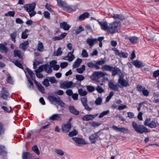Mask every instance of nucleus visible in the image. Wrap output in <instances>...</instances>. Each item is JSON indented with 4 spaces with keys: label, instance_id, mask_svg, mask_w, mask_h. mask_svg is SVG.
I'll use <instances>...</instances> for the list:
<instances>
[{
    "label": "nucleus",
    "instance_id": "nucleus-1",
    "mask_svg": "<svg viewBox=\"0 0 159 159\" xmlns=\"http://www.w3.org/2000/svg\"><path fill=\"white\" fill-rule=\"evenodd\" d=\"M132 126L134 130L138 133L142 134L143 133H147L149 131L148 129L143 125H138L134 121L132 122Z\"/></svg>",
    "mask_w": 159,
    "mask_h": 159
},
{
    "label": "nucleus",
    "instance_id": "nucleus-2",
    "mask_svg": "<svg viewBox=\"0 0 159 159\" xmlns=\"http://www.w3.org/2000/svg\"><path fill=\"white\" fill-rule=\"evenodd\" d=\"M35 6V3H32L30 4H25L24 6L25 10L29 13L30 17L34 16L36 14L34 11Z\"/></svg>",
    "mask_w": 159,
    "mask_h": 159
},
{
    "label": "nucleus",
    "instance_id": "nucleus-3",
    "mask_svg": "<svg viewBox=\"0 0 159 159\" xmlns=\"http://www.w3.org/2000/svg\"><path fill=\"white\" fill-rule=\"evenodd\" d=\"M119 22L114 21L109 24L108 26V32L112 34L116 32L120 26Z\"/></svg>",
    "mask_w": 159,
    "mask_h": 159
},
{
    "label": "nucleus",
    "instance_id": "nucleus-4",
    "mask_svg": "<svg viewBox=\"0 0 159 159\" xmlns=\"http://www.w3.org/2000/svg\"><path fill=\"white\" fill-rule=\"evenodd\" d=\"M48 100L52 103L55 102L59 105L61 107H64L65 105L59 96L55 97L54 96L49 95L48 97Z\"/></svg>",
    "mask_w": 159,
    "mask_h": 159
},
{
    "label": "nucleus",
    "instance_id": "nucleus-5",
    "mask_svg": "<svg viewBox=\"0 0 159 159\" xmlns=\"http://www.w3.org/2000/svg\"><path fill=\"white\" fill-rule=\"evenodd\" d=\"M48 66V64H45V65H41L39 67L38 69L36 70H35L36 73L37 72H42L44 70L45 71L48 73H51V70L49 69V70H47L46 69V68Z\"/></svg>",
    "mask_w": 159,
    "mask_h": 159
},
{
    "label": "nucleus",
    "instance_id": "nucleus-6",
    "mask_svg": "<svg viewBox=\"0 0 159 159\" xmlns=\"http://www.w3.org/2000/svg\"><path fill=\"white\" fill-rule=\"evenodd\" d=\"M124 75L120 76L118 80V83L121 84L122 87H126L129 86L128 82L124 79Z\"/></svg>",
    "mask_w": 159,
    "mask_h": 159
},
{
    "label": "nucleus",
    "instance_id": "nucleus-7",
    "mask_svg": "<svg viewBox=\"0 0 159 159\" xmlns=\"http://www.w3.org/2000/svg\"><path fill=\"white\" fill-rule=\"evenodd\" d=\"M0 97L2 98L7 100L8 97H10V95L9 94L7 90L4 87L2 88L0 94Z\"/></svg>",
    "mask_w": 159,
    "mask_h": 159
},
{
    "label": "nucleus",
    "instance_id": "nucleus-8",
    "mask_svg": "<svg viewBox=\"0 0 159 159\" xmlns=\"http://www.w3.org/2000/svg\"><path fill=\"white\" fill-rule=\"evenodd\" d=\"M73 141L79 146L85 144L84 140L82 138L78 137H73L72 138Z\"/></svg>",
    "mask_w": 159,
    "mask_h": 159
},
{
    "label": "nucleus",
    "instance_id": "nucleus-9",
    "mask_svg": "<svg viewBox=\"0 0 159 159\" xmlns=\"http://www.w3.org/2000/svg\"><path fill=\"white\" fill-rule=\"evenodd\" d=\"M74 51V49H73L71 52H69L67 56L65 57L64 59L69 62L72 61L75 58V56L73 54Z\"/></svg>",
    "mask_w": 159,
    "mask_h": 159
},
{
    "label": "nucleus",
    "instance_id": "nucleus-10",
    "mask_svg": "<svg viewBox=\"0 0 159 159\" xmlns=\"http://www.w3.org/2000/svg\"><path fill=\"white\" fill-rule=\"evenodd\" d=\"M73 83L71 81H64L60 84V87L62 89H66L71 87Z\"/></svg>",
    "mask_w": 159,
    "mask_h": 159
},
{
    "label": "nucleus",
    "instance_id": "nucleus-11",
    "mask_svg": "<svg viewBox=\"0 0 159 159\" xmlns=\"http://www.w3.org/2000/svg\"><path fill=\"white\" fill-rule=\"evenodd\" d=\"M113 50L115 52L116 55H118L120 57L126 58L128 56V53L126 52H124L122 51L120 52L116 48H114Z\"/></svg>",
    "mask_w": 159,
    "mask_h": 159
},
{
    "label": "nucleus",
    "instance_id": "nucleus-12",
    "mask_svg": "<svg viewBox=\"0 0 159 159\" xmlns=\"http://www.w3.org/2000/svg\"><path fill=\"white\" fill-rule=\"evenodd\" d=\"M112 75L114 76L116 75H118L119 77L120 76L123 75V74L121 73V70L118 68L116 66H113V68L112 69Z\"/></svg>",
    "mask_w": 159,
    "mask_h": 159
},
{
    "label": "nucleus",
    "instance_id": "nucleus-13",
    "mask_svg": "<svg viewBox=\"0 0 159 159\" xmlns=\"http://www.w3.org/2000/svg\"><path fill=\"white\" fill-rule=\"evenodd\" d=\"M98 114L95 115L89 114L83 116L82 117V120H83L89 121L90 120H93L95 117L98 116Z\"/></svg>",
    "mask_w": 159,
    "mask_h": 159
},
{
    "label": "nucleus",
    "instance_id": "nucleus-14",
    "mask_svg": "<svg viewBox=\"0 0 159 159\" xmlns=\"http://www.w3.org/2000/svg\"><path fill=\"white\" fill-rule=\"evenodd\" d=\"M71 127V124L66 123L62 125L61 129L63 132L68 133Z\"/></svg>",
    "mask_w": 159,
    "mask_h": 159
},
{
    "label": "nucleus",
    "instance_id": "nucleus-15",
    "mask_svg": "<svg viewBox=\"0 0 159 159\" xmlns=\"http://www.w3.org/2000/svg\"><path fill=\"white\" fill-rule=\"evenodd\" d=\"M61 114H53L51 116L49 119L50 120H57L61 121Z\"/></svg>",
    "mask_w": 159,
    "mask_h": 159
},
{
    "label": "nucleus",
    "instance_id": "nucleus-16",
    "mask_svg": "<svg viewBox=\"0 0 159 159\" xmlns=\"http://www.w3.org/2000/svg\"><path fill=\"white\" fill-rule=\"evenodd\" d=\"M132 63L137 68H139L144 66V64L141 61L138 60L133 61Z\"/></svg>",
    "mask_w": 159,
    "mask_h": 159
},
{
    "label": "nucleus",
    "instance_id": "nucleus-17",
    "mask_svg": "<svg viewBox=\"0 0 159 159\" xmlns=\"http://www.w3.org/2000/svg\"><path fill=\"white\" fill-rule=\"evenodd\" d=\"M69 110L71 113L74 115H78L79 114V111L76 110L73 106H70L69 107Z\"/></svg>",
    "mask_w": 159,
    "mask_h": 159
},
{
    "label": "nucleus",
    "instance_id": "nucleus-18",
    "mask_svg": "<svg viewBox=\"0 0 159 159\" xmlns=\"http://www.w3.org/2000/svg\"><path fill=\"white\" fill-rule=\"evenodd\" d=\"M98 22L102 30H107L108 32V25L106 22L98 21Z\"/></svg>",
    "mask_w": 159,
    "mask_h": 159
},
{
    "label": "nucleus",
    "instance_id": "nucleus-19",
    "mask_svg": "<svg viewBox=\"0 0 159 159\" xmlns=\"http://www.w3.org/2000/svg\"><path fill=\"white\" fill-rule=\"evenodd\" d=\"M34 80V83L37 86L39 90L42 93H44L45 92V90L44 87L39 82L36 81L35 79Z\"/></svg>",
    "mask_w": 159,
    "mask_h": 159
},
{
    "label": "nucleus",
    "instance_id": "nucleus-20",
    "mask_svg": "<svg viewBox=\"0 0 159 159\" xmlns=\"http://www.w3.org/2000/svg\"><path fill=\"white\" fill-rule=\"evenodd\" d=\"M108 85L109 87L112 90L115 91H118V90L117 86L116 84H114L113 82L111 81H109Z\"/></svg>",
    "mask_w": 159,
    "mask_h": 159
},
{
    "label": "nucleus",
    "instance_id": "nucleus-21",
    "mask_svg": "<svg viewBox=\"0 0 159 159\" xmlns=\"http://www.w3.org/2000/svg\"><path fill=\"white\" fill-rule=\"evenodd\" d=\"M60 27L61 28L63 29L64 30H68L70 28V26L67 24L66 22L60 23Z\"/></svg>",
    "mask_w": 159,
    "mask_h": 159
},
{
    "label": "nucleus",
    "instance_id": "nucleus-22",
    "mask_svg": "<svg viewBox=\"0 0 159 159\" xmlns=\"http://www.w3.org/2000/svg\"><path fill=\"white\" fill-rule=\"evenodd\" d=\"M23 159H31L32 155L29 152H23L22 153Z\"/></svg>",
    "mask_w": 159,
    "mask_h": 159
},
{
    "label": "nucleus",
    "instance_id": "nucleus-23",
    "mask_svg": "<svg viewBox=\"0 0 159 159\" xmlns=\"http://www.w3.org/2000/svg\"><path fill=\"white\" fill-rule=\"evenodd\" d=\"M86 43L89 46L92 47L93 46L94 44L97 43V40L96 38H93L92 39H89L86 40Z\"/></svg>",
    "mask_w": 159,
    "mask_h": 159
},
{
    "label": "nucleus",
    "instance_id": "nucleus-24",
    "mask_svg": "<svg viewBox=\"0 0 159 159\" xmlns=\"http://www.w3.org/2000/svg\"><path fill=\"white\" fill-rule=\"evenodd\" d=\"M9 48L8 47L2 43H0V50L4 53H7L8 52Z\"/></svg>",
    "mask_w": 159,
    "mask_h": 159
},
{
    "label": "nucleus",
    "instance_id": "nucleus-25",
    "mask_svg": "<svg viewBox=\"0 0 159 159\" xmlns=\"http://www.w3.org/2000/svg\"><path fill=\"white\" fill-rule=\"evenodd\" d=\"M98 71H95L91 75L90 78L93 80L98 81L99 79Z\"/></svg>",
    "mask_w": 159,
    "mask_h": 159
},
{
    "label": "nucleus",
    "instance_id": "nucleus-26",
    "mask_svg": "<svg viewBox=\"0 0 159 159\" xmlns=\"http://www.w3.org/2000/svg\"><path fill=\"white\" fill-rule=\"evenodd\" d=\"M87 65L89 68H95L96 70H99L101 68L99 66H97L96 65V62L94 64L92 62H89L88 63Z\"/></svg>",
    "mask_w": 159,
    "mask_h": 159
},
{
    "label": "nucleus",
    "instance_id": "nucleus-27",
    "mask_svg": "<svg viewBox=\"0 0 159 159\" xmlns=\"http://www.w3.org/2000/svg\"><path fill=\"white\" fill-rule=\"evenodd\" d=\"M115 20H122L125 19V17L121 14H114L111 16Z\"/></svg>",
    "mask_w": 159,
    "mask_h": 159
},
{
    "label": "nucleus",
    "instance_id": "nucleus-28",
    "mask_svg": "<svg viewBox=\"0 0 159 159\" xmlns=\"http://www.w3.org/2000/svg\"><path fill=\"white\" fill-rule=\"evenodd\" d=\"M82 62V59L80 58H77L74 63L73 65V68H77L80 65Z\"/></svg>",
    "mask_w": 159,
    "mask_h": 159
},
{
    "label": "nucleus",
    "instance_id": "nucleus-29",
    "mask_svg": "<svg viewBox=\"0 0 159 159\" xmlns=\"http://www.w3.org/2000/svg\"><path fill=\"white\" fill-rule=\"evenodd\" d=\"M113 66H111L109 65H104L102 67V69L103 70L111 71Z\"/></svg>",
    "mask_w": 159,
    "mask_h": 159
},
{
    "label": "nucleus",
    "instance_id": "nucleus-30",
    "mask_svg": "<svg viewBox=\"0 0 159 159\" xmlns=\"http://www.w3.org/2000/svg\"><path fill=\"white\" fill-rule=\"evenodd\" d=\"M130 42L133 44L139 42V38L136 36H133L129 39Z\"/></svg>",
    "mask_w": 159,
    "mask_h": 159
},
{
    "label": "nucleus",
    "instance_id": "nucleus-31",
    "mask_svg": "<svg viewBox=\"0 0 159 159\" xmlns=\"http://www.w3.org/2000/svg\"><path fill=\"white\" fill-rule=\"evenodd\" d=\"M29 44V42L28 41H26L24 43H21L20 45V47L23 50L25 51L27 48L26 46Z\"/></svg>",
    "mask_w": 159,
    "mask_h": 159
},
{
    "label": "nucleus",
    "instance_id": "nucleus-32",
    "mask_svg": "<svg viewBox=\"0 0 159 159\" xmlns=\"http://www.w3.org/2000/svg\"><path fill=\"white\" fill-rule=\"evenodd\" d=\"M16 34L17 32L15 31L11 34L10 35L11 40L15 43L16 42Z\"/></svg>",
    "mask_w": 159,
    "mask_h": 159
},
{
    "label": "nucleus",
    "instance_id": "nucleus-33",
    "mask_svg": "<svg viewBox=\"0 0 159 159\" xmlns=\"http://www.w3.org/2000/svg\"><path fill=\"white\" fill-rule=\"evenodd\" d=\"M89 14L88 12H85L79 17V19L80 20H83L85 18H87L89 16Z\"/></svg>",
    "mask_w": 159,
    "mask_h": 159
},
{
    "label": "nucleus",
    "instance_id": "nucleus-34",
    "mask_svg": "<svg viewBox=\"0 0 159 159\" xmlns=\"http://www.w3.org/2000/svg\"><path fill=\"white\" fill-rule=\"evenodd\" d=\"M61 49V48L59 47L57 51H54L53 55L55 56H57L61 55L62 53V52Z\"/></svg>",
    "mask_w": 159,
    "mask_h": 159
},
{
    "label": "nucleus",
    "instance_id": "nucleus-35",
    "mask_svg": "<svg viewBox=\"0 0 159 159\" xmlns=\"http://www.w3.org/2000/svg\"><path fill=\"white\" fill-rule=\"evenodd\" d=\"M13 62L18 67L21 69H23V66L19 60H15L13 61Z\"/></svg>",
    "mask_w": 159,
    "mask_h": 159
},
{
    "label": "nucleus",
    "instance_id": "nucleus-36",
    "mask_svg": "<svg viewBox=\"0 0 159 159\" xmlns=\"http://www.w3.org/2000/svg\"><path fill=\"white\" fill-rule=\"evenodd\" d=\"M22 52L19 50H15L14 51V54L15 57H18L19 58L22 57L21 56Z\"/></svg>",
    "mask_w": 159,
    "mask_h": 159
},
{
    "label": "nucleus",
    "instance_id": "nucleus-37",
    "mask_svg": "<svg viewBox=\"0 0 159 159\" xmlns=\"http://www.w3.org/2000/svg\"><path fill=\"white\" fill-rule=\"evenodd\" d=\"M26 71L30 75L33 80L35 79V75L33 72L29 68H26Z\"/></svg>",
    "mask_w": 159,
    "mask_h": 159
},
{
    "label": "nucleus",
    "instance_id": "nucleus-38",
    "mask_svg": "<svg viewBox=\"0 0 159 159\" xmlns=\"http://www.w3.org/2000/svg\"><path fill=\"white\" fill-rule=\"evenodd\" d=\"M58 6L61 7L63 8L66 5V4L61 0H57Z\"/></svg>",
    "mask_w": 159,
    "mask_h": 159
},
{
    "label": "nucleus",
    "instance_id": "nucleus-39",
    "mask_svg": "<svg viewBox=\"0 0 159 159\" xmlns=\"http://www.w3.org/2000/svg\"><path fill=\"white\" fill-rule=\"evenodd\" d=\"M44 47L42 42H39L37 46V50L40 52H42L43 50Z\"/></svg>",
    "mask_w": 159,
    "mask_h": 159
},
{
    "label": "nucleus",
    "instance_id": "nucleus-40",
    "mask_svg": "<svg viewBox=\"0 0 159 159\" xmlns=\"http://www.w3.org/2000/svg\"><path fill=\"white\" fill-rule=\"evenodd\" d=\"M63 10L66 11L68 12H70L72 11H74L72 9V8L70 6H68L67 5V4H66V5H65V6L63 8Z\"/></svg>",
    "mask_w": 159,
    "mask_h": 159
},
{
    "label": "nucleus",
    "instance_id": "nucleus-41",
    "mask_svg": "<svg viewBox=\"0 0 159 159\" xmlns=\"http://www.w3.org/2000/svg\"><path fill=\"white\" fill-rule=\"evenodd\" d=\"M32 150L38 155L40 154V152L37 145H34L32 148Z\"/></svg>",
    "mask_w": 159,
    "mask_h": 159
},
{
    "label": "nucleus",
    "instance_id": "nucleus-42",
    "mask_svg": "<svg viewBox=\"0 0 159 159\" xmlns=\"http://www.w3.org/2000/svg\"><path fill=\"white\" fill-rule=\"evenodd\" d=\"M102 99L101 97H98L95 101V103L96 105H99L102 104Z\"/></svg>",
    "mask_w": 159,
    "mask_h": 159
},
{
    "label": "nucleus",
    "instance_id": "nucleus-43",
    "mask_svg": "<svg viewBox=\"0 0 159 159\" xmlns=\"http://www.w3.org/2000/svg\"><path fill=\"white\" fill-rule=\"evenodd\" d=\"M97 137V134H92L89 137V139L90 140H91L92 142L91 143H95L94 141Z\"/></svg>",
    "mask_w": 159,
    "mask_h": 159
},
{
    "label": "nucleus",
    "instance_id": "nucleus-44",
    "mask_svg": "<svg viewBox=\"0 0 159 159\" xmlns=\"http://www.w3.org/2000/svg\"><path fill=\"white\" fill-rule=\"evenodd\" d=\"M78 134V131L75 129H74L73 131L70 132L69 133L68 135L69 136L71 137L76 135Z\"/></svg>",
    "mask_w": 159,
    "mask_h": 159
},
{
    "label": "nucleus",
    "instance_id": "nucleus-45",
    "mask_svg": "<svg viewBox=\"0 0 159 159\" xmlns=\"http://www.w3.org/2000/svg\"><path fill=\"white\" fill-rule=\"evenodd\" d=\"M78 92L79 94L81 96H84L87 94V92L81 89H79Z\"/></svg>",
    "mask_w": 159,
    "mask_h": 159
},
{
    "label": "nucleus",
    "instance_id": "nucleus-46",
    "mask_svg": "<svg viewBox=\"0 0 159 159\" xmlns=\"http://www.w3.org/2000/svg\"><path fill=\"white\" fill-rule=\"evenodd\" d=\"M156 122L153 120L151 121L148 126L152 128H155L156 127Z\"/></svg>",
    "mask_w": 159,
    "mask_h": 159
},
{
    "label": "nucleus",
    "instance_id": "nucleus-47",
    "mask_svg": "<svg viewBox=\"0 0 159 159\" xmlns=\"http://www.w3.org/2000/svg\"><path fill=\"white\" fill-rule=\"evenodd\" d=\"M85 66L84 65H83L81 68L77 69V71L79 73L81 74L83 73L84 71L85 70Z\"/></svg>",
    "mask_w": 159,
    "mask_h": 159
},
{
    "label": "nucleus",
    "instance_id": "nucleus-48",
    "mask_svg": "<svg viewBox=\"0 0 159 159\" xmlns=\"http://www.w3.org/2000/svg\"><path fill=\"white\" fill-rule=\"evenodd\" d=\"M76 79L79 81H82L84 79V77L80 75H75Z\"/></svg>",
    "mask_w": 159,
    "mask_h": 159
},
{
    "label": "nucleus",
    "instance_id": "nucleus-49",
    "mask_svg": "<svg viewBox=\"0 0 159 159\" xmlns=\"http://www.w3.org/2000/svg\"><path fill=\"white\" fill-rule=\"evenodd\" d=\"M5 131L4 128V125L1 122H0V135L3 134Z\"/></svg>",
    "mask_w": 159,
    "mask_h": 159
},
{
    "label": "nucleus",
    "instance_id": "nucleus-50",
    "mask_svg": "<svg viewBox=\"0 0 159 159\" xmlns=\"http://www.w3.org/2000/svg\"><path fill=\"white\" fill-rule=\"evenodd\" d=\"M15 12L14 11H9L7 13L5 14V16H9L14 17L15 15Z\"/></svg>",
    "mask_w": 159,
    "mask_h": 159
},
{
    "label": "nucleus",
    "instance_id": "nucleus-51",
    "mask_svg": "<svg viewBox=\"0 0 159 159\" xmlns=\"http://www.w3.org/2000/svg\"><path fill=\"white\" fill-rule=\"evenodd\" d=\"M120 129V132L124 133H129L130 132V131L127 128L121 127Z\"/></svg>",
    "mask_w": 159,
    "mask_h": 159
},
{
    "label": "nucleus",
    "instance_id": "nucleus-52",
    "mask_svg": "<svg viewBox=\"0 0 159 159\" xmlns=\"http://www.w3.org/2000/svg\"><path fill=\"white\" fill-rule=\"evenodd\" d=\"M96 65L97 66H99V65H102L105 62V60H99L95 62Z\"/></svg>",
    "mask_w": 159,
    "mask_h": 159
},
{
    "label": "nucleus",
    "instance_id": "nucleus-53",
    "mask_svg": "<svg viewBox=\"0 0 159 159\" xmlns=\"http://www.w3.org/2000/svg\"><path fill=\"white\" fill-rule=\"evenodd\" d=\"M87 89L88 91L89 92H92L94 91L95 89L94 87L91 85L87 86Z\"/></svg>",
    "mask_w": 159,
    "mask_h": 159
},
{
    "label": "nucleus",
    "instance_id": "nucleus-54",
    "mask_svg": "<svg viewBox=\"0 0 159 159\" xmlns=\"http://www.w3.org/2000/svg\"><path fill=\"white\" fill-rule=\"evenodd\" d=\"M95 89L99 93H102L104 92V90L99 86H98Z\"/></svg>",
    "mask_w": 159,
    "mask_h": 159
},
{
    "label": "nucleus",
    "instance_id": "nucleus-55",
    "mask_svg": "<svg viewBox=\"0 0 159 159\" xmlns=\"http://www.w3.org/2000/svg\"><path fill=\"white\" fill-rule=\"evenodd\" d=\"M109 112V111L108 110L104 111L101 113V114L98 117L99 118H102L104 116L107 115Z\"/></svg>",
    "mask_w": 159,
    "mask_h": 159
},
{
    "label": "nucleus",
    "instance_id": "nucleus-56",
    "mask_svg": "<svg viewBox=\"0 0 159 159\" xmlns=\"http://www.w3.org/2000/svg\"><path fill=\"white\" fill-rule=\"evenodd\" d=\"M55 152L58 155L62 156L64 154L63 151L60 149H57L55 150Z\"/></svg>",
    "mask_w": 159,
    "mask_h": 159
},
{
    "label": "nucleus",
    "instance_id": "nucleus-57",
    "mask_svg": "<svg viewBox=\"0 0 159 159\" xmlns=\"http://www.w3.org/2000/svg\"><path fill=\"white\" fill-rule=\"evenodd\" d=\"M114 93L113 92H111L108 96L106 99V102H107L109 101L111 98L112 96H113Z\"/></svg>",
    "mask_w": 159,
    "mask_h": 159
},
{
    "label": "nucleus",
    "instance_id": "nucleus-58",
    "mask_svg": "<svg viewBox=\"0 0 159 159\" xmlns=\"http://www.w3.org/2000/svg\"><path fill=\"white\" fill-rule=\"evenodd\" d=\"M1 107L4 110L5 112H9L11 111V107L8 108L7 107L2 106H1Z\"/></svg>",
    "mask_w": 159,
    "mask_h": 159
},
{
    "label": "nucleus",
    "instance_id": "nucleus-59",
    "mask_svg": "<svg viewBox=\"0 0 159 159\" xmlns=\"http://www.w3.org/2000/svg\"><path fill=\"white\" fill-rule=\"evenodd\" d=\"M99 74V78L101 77H104L105 76L107 75V73L105 72H102V71H98Z\"/></svg>",
    "mask_w": 159,
    "mask_h": 159
},
{
    "label": "nucleus",
    "instance_id": "nucleus-60",
    "mask_svg": "<svg viewBox=\"0 0 159 159\" xmlns=\"http://www.w3.org/2000/svg\"><path fill=\"white\" fill-rule=\"evenodd\" d=\"M84 30V29L81 26H80L79 27L78 29L76 30L75 31V33L76 34H78L80 33L81 32Z\"/></svg>",
    "mask_w": 159,
    "mask_h": 159
},
{
    "label": "nucleus",
    "instance_id": "nucleus-61",
    "mask_svg": "<svg viewBox=\"0 0 159 159\" xmlns=\"http://www.w3.org/2000/svg\"><path fill=\"white\" fill-rule=\"evenodd\" d=\"M81 55L83 57H87L88 56V52L85 49L82 50Z\"/></svg>",
    "mask_w": 159,
    "mask_h": 159
},
{
    "label": "nucleus",
    "instance_id": "nucleus-62",
    "mask_svg": "<svg viewBox=\"0 0 159 159\" xmlns=\"http://www.w3.org/2000/svg\"><path fill=\"white\" fill-rule=\"evenodd\" d=\"M7 152L5 150L1 152H0V153L1 155L3 157L4 159H6V156L7 154Z\"/></svg>",
    "mask_w": 159,
    "mask_h": 159
},
{
    "label": "nucleus",
    "instance_id": "nucleus-63",
    "mask_svg": "<svg viewBox=\"0 0 159 159\" xmlns=\"http://www.w3.org/2000/svg\"><path fill=\"white\" fill-rule=\"evenodd\" d=\"M137 89L139 92H142L144 89L145 88H143L140 85H138L137 87Z\"/></svg>",
    "mask_w": 159,
    "mask_h": 159
},
{
    "label": "nucleus",
    "instance_id": "nucleus-64",
    "mask_svg": "<svg viewBox=\"0 0 159 159\" xmlns=\"http://www.w3.org/2000/svg\"><path fill=\"white\" fill-rule=\"evenodd\" d=\"M43 84L46 86V87H48L49 86V80L47 79H45L43 82Z\"/></svg>",
    "mask_w": 159,
    "mask_h": 159
}]
</instances>
